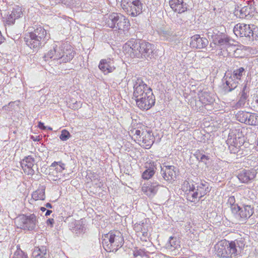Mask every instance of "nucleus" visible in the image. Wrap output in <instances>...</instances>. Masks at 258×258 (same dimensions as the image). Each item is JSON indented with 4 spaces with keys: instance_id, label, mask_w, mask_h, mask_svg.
<instances>
[{
    "instance_id": "obj_1",
    "label": "nucleus",
    "mask_w": 258,
    "mask_h": 258,
    "mask_svg": "<svg viewBox=\"0 0 258 258\" xmlns=\"http://www.w3.org/2000/svg\"><path fill=\"white\" fill-rule=\"evenodd\" d=\"M134 92L132 99H135L137 107L142 110H148L153 106L155 97L151 88L141 78L133 80Z\"/></svg>"
},
{
    "instance_id": "obj_2",
    "label": "nucleus",
    "mask_w": 258,
    "mask_h": 258,
    "mask_svg": "<svg viewBox=\"0 0 258 258\" xmlns=\"http://www.w3.org/2000/svg\"><path fill=\"white\" fill-rule=\"evenodd\" d=\"M123 51L132 58L152 59L154 55V45L148 42L132 39L123 46Z\"/></svg>"
},
{
    "instance_id": "obj_3",
    "label": "nucleus",
    "mask_w": 258,
    "mask_h": 258,
    "mask_svg": "<svg viewBox=\"0 0 258 258\" xmlns=\"http://www.w3.org/2000/svg\"><path fill=\"white\" fill-rule=\"evenodd\" d=\"M75 52L71 46L68 43H63L59 45L54 43L52 48L45 54V60L53 59L58 63H66L70 61L74 57Z\"/></svg>"
},
{
    "instance_id": "obj_4",
    "label": "nucleus",
    "mask_w": 258,
    "mask_h": 258,
    "mask_svg": "<svg viewBox=\"0 0 258 258\" xmlns=\"http://www.w3.org/2000/svg\"><path fill=\"white\" fill-rule=\"evenodd\" d=\"M184 185L186 187V191H188L187 199L191 202H196L198 199L202 198L211 189L209 183L205 180L196 182L189 179L184 182Z\"/></svg>"
},
{
    "instance_id": "obj_5",
    "label": "nucleus",
    "mask_w": 258,
    "mask_h": 258,
    "mask_svg": "<svg viewBox=\"0 0 258 258\" xmlns=\"http://www.w3.org/2000/svg\"><path fill=\"white\" fill-rule=\"evenodd\" d=\"M244 244L242 240H235L229 242L226 239L222 240L215 245V249L219 256L229 258L236 256L238 249H241Z\"/></svg>"
},
{
    "instance_id": "obj_6",
    "label": "nucleus",
    "mask_w": 258,
    "mask_h": 258,
    "mask_svg": "<svg viewBox=\"0 0 258 258\" xmlns=\"http://www.w3.org/2000/svg\"><path fill=\"white\" fill-rule=\"evenodd\" d=\"M49 38V35L47 34L46 30L43 27L38 26L29 33V38L25 41L30 48L37 51Z\"/></svg>"
},
{
    "instance_id": "obj_7",
    "label": "nucleus",
    "mask_w": 258,
    "mask_h": 258,
    "mask_svg": "<svg viewBox=\"0 0 258 258\" xmlns=\"http://www.w3.org/2000/svg\"><path fill=\"white\" fill-rule=\"evenodd\" d=\"M102 243L106 251L115 252L124 243L122 234L119 232H110L102 236Z\"/></svg>"
},
{
    "instance_id": "obj_8",
    "label": "nucleus",
    "mask_w": 258,
    "mask_h": 258,
    "mask_svg": "<svg viewBox=\"0 0 258 258\" xmlns=\"http://www.w3.org/2000/svg\"><path fill=\"white\" fill-rule=\"evenodd\" d=\"M243 5L240 4L234 11V15L240 19L249 20L256 13L254 2L251 0H243Z\"/></svg>"
},
{
    "instance_id": "obj_9",
    "label": "nucleus",
    "mask_w": 258,
    "mask_h": 258,
    "mask_svg": "<svg viewBox=\"0 0 258 258\" xmlns=\"http://www.w3.org/2000/svg\"><path fill=\"white\" fill-rule=\"evenodd\" d=\"M227 144H229V149L232 154L237 153L239 151L238 147L244 144V137L240 130H230L227 140Z\"/></svg>"
},
{
    "instance_id": "obj_10",
    "label": "nucleus",
    "mask_w": 258,
    "mask_h": 258,
    "mask_svg": "<svg viewBox=\"0 0 258 258\" xmlns=\"http://www.w3.org/2000/svg\"><path fill=\"white\" fill-rule=\"evenodd\" d=\"M106 24L109 28L123 30L128 27L129 21L124 16L113 13L108 16Z\"/></svg>"
},
{
    "instance_id": "obj_11",
    "label": "nucleus",
    "mask_w": 258,
    "mask_h": 258,
    "mask_svg": "<svg viewBox=\"0 0 258 258\" xmlns=\"http://www.w3.org/2000/svg\"><path fill=\"white\" fill-rule=\"evenodd\" d=\"M121 3L123 9L133 17L142 12L143 4L140 0H121Z\"/></svg>"
},
{
    "instance_id": "obj_12",
    "label": "nucleus",
    "mask_w": 258,
    "mask_h": 258,
    "mask_svg": "<svg viewBox=\"0 0 258 258\" xmlns=\"http://www.w3.org/2000/svg\"><path fill=\"white\" fill-rule=\"evenodd\" d=\"M36 217L34 214L29 216L22 215L18 217L15 221L18 227L24 230H32L36 226Z\"/></svg>"
},
{
    "instance_id": "obj_13",
    "label": "nucleus",
    "mask_w": 258,
    "mask_h": 258,
    "mask_svg": "<svg viewBox=\"0 0 258 258\" xmlns=\"http://www.w3.org/2000/svg\"><path fill=\"white\" fill-rule=\"evenodd\" d=\"M233 32L237 36L251 38L252 40L254 38L253 32L249 25L238 24L234 26Z\"/></svg>"
},
{
    "instance_id": "obj_14",
    "label": "nucleus",
    "mask_w": 258,
    "mask_h": 258,
    "mask_svg": "<svg viewBox=\"0 0 258 258\" xmlns=\"http://www.w3.org/2000/svg\"><path fill=\"white\" fill-rule=\"evenodd\" d=\"M222 88L225 93L231 92L238 86V81H237L230 73H226L222 79Z\"/></svg>"
},
{
    "instance_id": "obj_15",
    "label": "nucleus",
    "mask_w": 258,
    "mask_h": 258,
    "mask_svg": "<svg viewBox=\"0 0 258 258\" xmlns=\"http://www.w3.org/2000/svg\"><path fill=\"white\" fill-rule=\"evenodd\" d=\"M237 213L236 214L239 220L244 222L249 218L253 214V207L251 205L243 204L241 206H238Z\"/></svg>"
},
{
    "instance_id": "obj_16",
    "label": "nucleus",
    "mask_w": 258,
    "mask_h": 258,
    "mask_svg": "<svg viewBox=\"0 0 258 258\" xmlns=\"http://www.w3.org/2000/svg\"><path fill=\"white\" fill-rule=\"evenodd\" d=\"M236 118L239 121L249 125H255L256 116L254 114L247 112L239 111L236 115Z\"/></svg>"
},
{
    "instance_id": "obj_17",
    "label": "nucleus",
    "mask_w": 258,
    "mask_h": 258,
    "mask_svg": "<svg viewBox=\"0 0 258 258\" xmlns=\"http://www.w3.org/2000/svg\"><path fill=\"white\" fill-rule=\"evenodd\" d=\"M190 46L193 48L203 49L206 48L209 41L205 37H201L200 35L197 34L190 38Z\"/></svg>"
},
{
    "instance_id": "obj_18",
    "label": "nucleus",
    "mask_w": 258,
    "mask_h": 258,
    "mask_svg": "<svg viewBox=\"0 0 258 258\" xmlns=\"http://www.w3.org/2000/svg\"><path fill=\"white\" fill-rule=\"evenodd\" d=\"M175 167L174 166H164L161 167V174L162 178L159 179L160 182L162 180L171 181L175 177Z\"/></svg>"
},
{
    "instance_id": "obj_19",
    "label": "nucleus",
    "mask_w": 258,
    "mask_h": 258,
    "mask_svg": "<svg viewBox=\"0 0 258 258\" xmlns=\"http://www.w3.org/2000/svg\"><path fill=\"white\" fill-rule=\"evenodd\" d=\"M256 174V172L254 169H243L238 173L237 177L241 182L247 183L254 179Z\"/></svg>"
},
{
    "instance_id": "obj_20",
    "label": "nucleus",
    "mask_w": 258,
    "mask_h": 258,
    "mask_svg": "<svg viewBox=\"0 0 258 258\" xmlns=\"http://www.w3.org/2000/svg\"><path fill=\"white\" fill-rule=\"evenodd\" d=\"M159 186L160 183L156 181L145 183L142 187V190L147 196L153 197L156 194Z\"/></svg>"
},
{
    "instance_id": "obj_21",
    "label": "nucleus",
    "mask_w": 258,
    "mask_h": 258,
    "mask_svg": "<svg viewBox=\"0 0 258 258\" xmlns=\"http://www.w3.org/2000/svg\"><path fill=\"white\" fill-rule=\"evenodd\" d=\"M22 15V9L20 7L17 6L13 8L11 13L8 15L6 18L5 24L6 26L13 25L15 20L21 17Z\"/></svg>"
},
{
    "instance_id": "obj_22",
    "label": "nucleus",
    "mask_w": 258,
    "mask_h": 258,
    "mask_svg": "<svg viewBox=\"0 0 258 258\" xmlns=\"http://www.w3.org/2000/svg\"><path fill=\"white\" fill-rule=\"evenodd\" d=\"M142 137L139 141H142L146 148H150L153 144L155 140L152 132L150 130H143L142 131Z\"/></svg>"
},
{
    "instance_id": "obj_23",
    "label": "nucleus",
    "mask_w": 258,
    "mask_h": 258,
    "mask_svg": "<svg viewBox=\"0 0 258 258\" xmlns=\"http://www.w3.org/2000/svg\"><path fill=\"white\" fill-rule=\"evenodd\" d=\"M171 8L179 14L187 10V4L183 0H170L169 2Z\"/></svg>"
},
{
    "instance_id": "obj_24",
    "label": "nucleus",
    "mask_w": 258,
    "mask_h": 258,
    "mask_svg": "<svg viewBox=\"0 0 258 258\" xmlns=\"http://www.w3.org/2000/svg\"><path fill=\"white\" fill-rule=\"evenodd\" d=\"M230 41V39L229 37L225 34L223 37L219 40V41L215 45L219 49L223 50L224 52L226 51L229 53L228 52V49H230L231 48L235 47V46L231 44Z\"/></svg>"
},
{
    "instance_id": "obj_25",
    "label": "nucleus",
    "mask_w": 258,
    "mask_h": 258,
    "mask_svg": "<svg viewBox=\"0 0 258 258\" xmlns=\"http://www.w3.org/2000/svg\"><path fill=\"white\" fill-rule=\"evenodd\" d=\"M35 161V159L33 157L31 156H28L25 157L21 162V164L23 168L25 167L28 169L27 172L29 175H33L34 174L35 172L32 169V167L34 165ZM25 170V169H24V172H26Z\"/></svg>"
},
{
    "instance_id": "obj_26",
    "label": "nucleus",
    "mask_w": 258,
    "mask_h": 258,
    "mask_svg": "<svg viewBox=\"0 0 258 258\" xmlns=\"http://www.w3.org/2000/svg\"><path fill=\"white\" fill-rule=\"evenodd\" d=\"M98 67L99 69L105 74L111 73L115 69L113 61L110 58L102 59L100 61Z\"/></svg>"
},
{
    "instance_id": "obj_27",
    "label": "nucleus",
    "mask_w": 258,
    "mask_h": 258,
    "mask_svg": "<svg viewBox=\"0 0 258 258\" xmlns=\"http://www.w3.org/2000/svg\"><path fill=\"white\" fill-rule=\"evenodd\" d=\"M70 229L73 233L79 236L84 233L86 230V227L84 225L79 221H75L70 224Z\"/></svg>"
},
{
    "instance_id": "obj_28",
    "label": "nucleus",
    "mask_w": 258,
    "mask_h": 258,
    "mask_svg": "<svg viewBox=\"0 0 258 258\" xmlns=\"http://www.w3.org/2000/svg\"><path fill=\"white\" fill-rule=\"evenodd\" d=\"M160 36L162 37L164 39L172 41L173 40L175 36V33L171 29H163L159 31Z\"/></svg>"
},
{
    "instance_id": "obj_29",
    "label": "nucleus",
    "mask_w": 258,
    "mask_h": 258,
    "mask_svg": "<svg viewBox=\"0 0 258 258\" xmlns=\"http://www.w3.org/2000/svg\"><path fill=\"white\" fill-rule=\"evenodd\" d=\"M248 91L246 89V85H244L242 87V91L240 92L239 96V99L236 103L237 107H240L244 105L248 95H247Z\"/></svg>"
},
{
    "instance_id": "obj_30",
    "label": "nucleus",
    "mask_w": 258,
    "mask_h": 258,
    "mask_svg": "<svg viewBox=\"0 0 258 258\" xmlns=\"http://www.w3.org/2000/svg\"><path fill=\"white\" fill-rule=\"evenodd\" d=\"M45 187L44 186H40L32 194V198L35 201L42 200L43 201L45 199Z\"/></svg>"
},
{
    "instance_id": "obj_31",
    "label": "nucleus",
    "mask_w": 258,
    "mask_h": 258,
    "mask_svg": "<svg viewBox=\"0 0 258 258\" xmlns=\"http://www.w3.org/2000/svg\"><path fill=\"white\" fill-rule=\"evenodd\" d=\"M179 246V242L175 237L171 236L169 238V242L166 244L167 249L173 250L177 249Z\"/></svg>"
},
{
    "instance_id": "obj_32",
    "label": "nucleus",
    "mask_w": 258,
    "mask_h": 258,
    "mask_svg": "<svg viewBox=\"0 0 258 258\" xmlns=\"http://www.w3.org/2000/svg\"><path fill=\"white\" fill-rule=\"evenodd\" d=\"M32 254L33 258H46V248L44 246L41 248L37 247L34 249Z\"/></svg>"
},
{
    "instance_id": "obj_33",
    "label": "nucleus",
    "mask_w": 258,
    "mask_h": 258,
    "mask_svg": "<svg viewBox=\"0 0 258 258\" xmlns=\"http://www.w3.org/2000/svg\"><path fill=\"white\" fill-rule=\"evenodd\" d=\"M200 99L203 104H209L214 102V99L208 92L202 93L200 96Z\"/></svg>"
},
{
    "instance_id": "obj_34",
    "label": "nucleus",
    "mask_w": 258,
    "mask_h": 258,
    "mask_svg": "<svg viewBox=\"0 0 258 258\" xmlns=\"http://www.w3.org/2000/svg\"><path fill=\"white\" fill-rule=\"evenodd\" d=\"M134 229L137 233H141L142 236L146 237L148 235V230L145 227L144 223H136L134 225Z\"/></svg>"
},
{
    "instance_id": "obj_35",
    "label": "nucleus",
    "mask_w": 258,
    "mask_h": 258,
    "mask_svg": "<svg viewBox=\"0 0 258 258\" xmlns=\"http://www.w3.org/2000/svg\"><path fill=\"white\" fill-rule=\"evenodd\" d=\"M245 70L243 67H240L234 70L232 74H230L233 78H234L237 81L239 82L241 79V77L245 75Z\"/></svg>"
},
{
    "instance_id": "obj_36",
    "label": "nucleus",
    "mask_w": 258,
    "mask_h": 258,
    "mask_svg": "<svg viewBox=\"0 0 258 258\" xmlns=\"http://www.w3.org/2000/svg\"><path fill=\"white\" fill-rule=\"evenodd\" d=\"M227 204L230 206L231 210L233 214H237L238 209V205L235 204V199L234 196H230L229 197Z\"/></svg>"
},
{
    "instance_id": "obj_37",
    "label": "nucleus",
    "mask_w": 258,
    "mask_h": 258,
    "mask_svg": "<svg viewBox=\"0 0 258 258\" xmlns=\"http://www.w3.org/2000/svg\"><path fill=\"white\" fill-rule=\"evenodd\" d=\"M155 172L154 167L150 166L142 173V178L144 179H149L154 175Z\"/></svg>"
},
{
    "instance_id": "obj_38",
    "label": "nucleus",
    "mask_w": 258,
    "mask_h": 258,
    "mask_svg": "<svg viewBox=\"0 0 258 258\" xmlns=\"http://www.w3.org/2000/svg\"><path fill=\"white\" fill-rule=\"evenodd\" d=\"M13 258H28L26 254H25L22 250L17 249L14 253Z\"/></svg>"
},
{
    "instance_id": "obj_39",
    "label": "nucleus",
    "mask_w": 258,
    "mask_h": 258,
    "mask_svg": "<svg viewBox=\"0 0 258 258\" xmlns=\"http://www.w3.org/2000/svg\"><path fill=\"white\" fill-rule=\"evenodd\" d=\"M71 137L70 133L66 130H63L61 131V135L59 136V138L61 141H64L68 140Z\"/></svg>"
},
{
    "instance_id": "obj_40",
    "label": "nucleus",
    "mask_w": 258,
    "mask_h": 258,
    "mask_svg": "<svg viewBox=\"0 0 258 258\" xmlns=\"http://www.w3.org/2000/svg\"><path fill=\"white\" fill-rule=\"evenodd\" d=\"M216 31H218L217 29H210L208 30V32L207 33V35L208 38L210 40L212 39V40L215 37V36L216 35Z\"/></svg>"
},
{
    "instance_id": "obj_41",
    "label": "nucleus",
    "mask_w": 258,
    "mask_h": 258,
    "mask_svg": "<svg viewBox=\"0 0 258 258\" xmlns=\"http://www.w3.org/2000/svg\"><path fill=\"white\" fill-rule=\"evenodd\" d=\"M216 34L214 38L212 40L213 42L214 43V44L215 45L217 43V42L219 41V40L220 39H221V38L223 37V36L225 35L224 34L219 32V31H216Z\"/></svg>"
},
{
    "instance_id": "obj_42",
    "label": "nucleus",
    "mask_w": 258,
    "mask_h": 258,
    "mask_svg": "<svg viewBox=\"0 0 258 258\" xmlns=\"http://www.w3.org/2000/svg\"><path fill=\"white\" fill-rule=\"evenodd\" d=\"M56 3H61L68 7H72L74 4L73 0H56Z\"/></svg>"
},
{
    "instance_id": "obj_43",
    "label": "nucleus",
    "mask_w": 258,
    "mask_h": 258,
    "mask_svg": "<svg viewBox=\"0 0 258 258\" xmlns=\"http://www.w3.org/2000/svg\"><path fill=\"white\" fill-rule=\"evenodd\" d=\"M186 21L185 18L181 17L180 15H177L175 22L179 25H182Z\"/></svg>"
},
{
    "instance_id": "obj_44",
    "label": "nucleus",
    "mask_w": 258,
    "mask_h": 258,
    "mask_svg": "<svg viewBox=\"0 0 258 258\" xmlns=\"http://www.w3.org/2000/svg\"><path fill=\"white\" fill-rule=\"evenodd\" d=\"M145 252L142 249H137L134 251V256L137 257L138 256H143L144 255Z\"/></svg>"
},
{
    "instance_id": "obj_45",
    "label": "nucleus",
    "mask_w": 258,
    "mask_h": 258,
    "mask_svg": "<svg viewBox=\"0 0 258 258\" xmlns=\"http://www.w3.org/2000/svg\"><path fill=\"white\" fill-rule=\"evenodd\" d=\"M209 159H210L209 156L202 154V155L200 158V162H203L205 164H207V161L209 160Z\"/></svg>"
},
{
    "instance_id": "obj_46",
    "label": "nucleus",
    "mask_w": 258,
    "mask_h": 258,
    "mask_svg": "<svg viewBox=\"0 0 258 258\" xmlns=\"http://www.w3.org/2000/svg\"><path fill=\"white\" fill-rule=\"evenodd\" d=\"M134 135L137 136L136 138L138 141H139V140L141 139L142 137V131L139 130H136L135 131Z\"/></svg>"
},
{
    "instance_id": "obj_47",
    "label": "nucleus",
    "mask_w": 258,
    "mask_h": 258,
    "mask_svg": "<svg viewBox=\"0 0 258 258\" xmlns=\"http://www.w3.org/2000/svg\"><path fill=\"white\" fill-rule=\"evenodd\" d=\"M58 165L59 166V168H57L56 169L59 171H61L62 170L64 169L65 164L64 163H62L61 162H59Z\"/></svg>"
},
{
    "instance_id": "obj_48",
    "label": "nucleus",
    "mask_w": 258,
    "mask_h": 258,
    "mask_svg": "<svg viewBox=\"0 0 258 258\" xmlns=\"http://www.w3.org/2000/svg\"><path fill=\"white\" fill-rule=\"evenodd\" d=\"M54 223V221L53 219H48L46 221L47 224L50 225L51 227H53Z\"/></svg>"
},
{
    "instance_id": "obj_49",
    "label": "nucleus",
    "mask_w": 258,
    "mask_h": 258,
    "mask_svg": "<svg viewBox=\"0 0 258 258\" xmlns=\"http://www.w3.org/2000/svg\"><path fill=\"white\" fill-rule=\"evenodd\" d=\"M202 154L201 153L200 151L199 150H198L196 153L194 154V156L196 157V158L200 161V158L202 156Z\"/></svg>"
},
{
    "instance_id": "obj_50",
    "label": "nucleus",
    "mask_w": 258,
    "mask_h": 258,
    "mask_svg": "<svg viewBox=\"0 0 258 258\" xmlns=\"http://www.w3.org/2000/svg\"><path fill=\"white\" fill-rule=\"evenodd\" d=\"M38 126L39 128H40L41 130H44L46 128V127L44 125V123H43L41 121L39 122Z\"/></svg>"
},
{
    "instance_id": "obj_51",
    "label": "nucleus",
    "mask_w": 258,
    "mask_h": 258,
    "mask_svg": "<svg viewBox=\"0 0 258 258\" xmlns=\"http://www.w3.org/2000/svg\"><path fill=\"white\" fill-rule=\"evenodd\" d=\"M58 163H59V162H55V161L53 162L51 165V167H55L56 166L58 165Z\"/></svg>"
},
{
    "instance_id": "obj_52",
    "label": "nucleus",
    "mask_w": 258,
    "mask_h": 258,
    "mask_svg": "<svg viewBox=\"0 0 258 258\" xmlns=\"http://www.w3.org/2000/svg\"><path fill=\"white\" fill-rule=\"evenodd\" d=\"M52 213L51 210H47L45 213V216H47L50 215V214Z\"/></svg>"
},
{
    "instance_id": "obj_53",
    "label": "nucleus",
    "mask_w": 258,
    "mask_h": 258,
    "mask_svg": "<svg viewBox=\"0 0 258 258\" xmlns=\"http://www.w3.org/2000/svg\"><path fill=\"white\" fill-rule=\"evenodd\" d=\"M45 207L48 208H52V206L51 205V204H50L49 203L45 204Z\"/></svg>"
},
{
    "instance_id": "obj_54",
    "label": "nucleus",
    "mask_w": 258,
    "mask_h": 258,
    "mask_svg": "<svg viewBox=\"0 0 258 258\" xmlns=\"http://www.w3.org/2000/svg\"><path fill=\"white\" fill-rule=\"evenodd\" d=\"M34 141H38L39 139H37V137L35 138L34 136H32L31 138Z\"/></svg>"
},
{
    "instance_id": "obj_55",
    "label": "nucleus",
    "mask_w": 258,
    "mask_h": 258,
    "mask_svg": "<svg viewBox=\"0 0 258 258\" xmlns=\"http://www.w3.org/2000/svg\"><path fill=\"white\" fill-rule=\"evenodd\" d=\"M255 145H256V149L258 150V138L256 141H255Z\"/></svg>"
},
{
    "instance_id": "obj_56",
    "label": "nucleus",
    "mask_w": 258,
    "mask_h": 258,
    "mask_svg": "<svg viewBox=\"0 0 258 258\" xmlns=\"http://www.w3.org/2000/svg\"><path fill=\"white\" fill-rule=\"evenodd\" d=\"M40 210H41V211L44 212V211H46V208L45 207H41L40 208Z\"/></svg>"
},
{
    "instance_id": "obj_57",
    "label": "nucleus",
    "mask_w": 258,
    "mask_h": 258,
    "mask_svg": "<svg viewBox=\"0 0 258 258\" xmlns=\"http://www.w3.org/2000/svg\"><path fill=\"white\" fill-rule=\"evenodd\" d=\"M48 129L50 131H51L52 130V128L51 127H48Z\"/></svg>"
},
{
    "instance_id": "obj_58",
    "label": "nucleus",
    "mask_w": 258,
    "mask_h": 258,
    "mask_svg": "<svg viewBox=\"0 0 258 258\" xmlns=\"http://www.w3.org/2000/svg\"><path fill=\"white\" fill-rule=\"evenodd\" d=\"M151 166H152V167H153V165H151ZM153 167L155 168L154 165H153Z\"/></svg>"
}]
</instances>
